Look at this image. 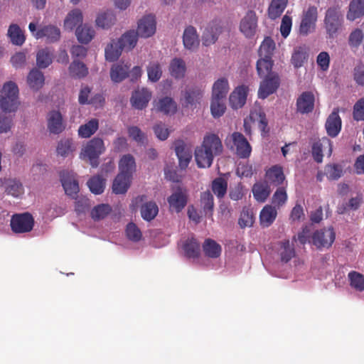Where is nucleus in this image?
I'll return each instance as SVG.
<instances>
[{
    "instance_id": "a211bd4d",
    "label": "nucleus",
    "mask_w": 364,
    "mask_h": 364,
    "mask_svg": "<svg viewBox=\"0 0 364 364\" xmlns=\"http://www.w3.org/2000/svg\"><path fill=\"white\" fill-rule=\"evenodd\" d=\"M327 134L331 137H336L341 129V119L338 115V109H333L326 122Z\"/></svg>"
},
{
    "instance_id": "4be33fe9",
    "label": "nucleus",
    "mask_w": 364,
    "mask_h": 364,
    "mask_svg": "<svg viewBox=\"0 0 364 364\" xmlns=\"http://www.w3.org/2000/svg\"><path fill=\"white\" fill-rule=\"evenodd\" d=\"M83 14L80 9L70 11L64 19V28L68 31H73L77 26L82 23Z\"/></svg>"
},
{
    "instance_id": "423d86ee",
    "label": "nucleus",
    "mask_w": 364,
    "mask_h": 364,
    "mask_svg": "<svg viewBox=\"0 0 364 364\" xmlns=\"http://www.w3.org/2000/svg\"><path fill=\"white\" fill-rule=\"evenodd\" d=\"M188 194L186 188L177 187L173 189L172 193L167 198L169 210L174 213H180L188 203Z\"/></svg>"
},
{
    "instance_id": "1a4fd4ad",
    "label": "nucleus",
    "mask_w": 364,
    "mask_h": 364,
    "mask_svg": "<svg viewBox=\"0 0 364 364\" xmlns=\"http://www.w3.org/2000/svg\"><path fill=\"white\" fill-rule=\"evenodd\" d=\"M336 234L333 228L316 231L312 235V243L317 248H328L333 243Z\"/></svg>"
},
{
    "instance_id": "de8ad7c7",
    "label": "nucleus",
    "mask_w": 364,
    "mask_h": 364,
    "mask_svg": "<svg viewBox=\"0 0 364 364\" xmlns=\"http://www.w3.org/2000/svg\"><path fill=\"white\" fill-rule=\"evenodd\" d=\"M203 90L198 87H192L186 90L183 94L186 105H193L198 102L203 96Z\"/></svg>"
},
{
    "instance_id": "7c9ffc66",
    "label": "nucleus",
    "mask_w": 364,
    "mask_h": 364,
    "mask_svg": "<svg viewBox=\"0 0 364 364\" xmlns=\"http://www.w3.org/2000/svg\"><path fill=\"white\" fill-rule=\"evenodd\" d=\"M156 109L166 115H171L176 112L177 105L176 102L169 97L161 98L156 105Z\"/></svg>"
},
{
    "instance_id": "c756f323",
    "label": "nucleus",
    "mask_w": 364,
    "mask_h": 364,
    "mask_svg": "<svg viewBox=\"0 0 364 364\" xmlns=\"http://www.w3.org/2000/svg\"><path fill=\"white\" fill-rule=\"evenodd\" d=\"M364 15V0H352L346 14L348 20L353 21Z\"/></svg>"
},
{
    "instance_id": "338daca9",
    "label": "nucleus",
    "mask_w": 364,
    "mask_h": 364,
    "mask_svg": "<svg viewBox=\"0 0 364 364\" xmlns=\"http://www.w3.org/2000/svg\"><path fill=\"white\" fill-rule=\"evenodd\" d=\"M325 173L328 178L337 180L341 176L342 169L339 165L330 164L326 166Z\"/></svg>"
},
{
    "instance_id": "9d476101",
    "label": "nucleus",
    "mask_w": 364,
    "mask_h": 364,
    "mask_svg": "<svg viewBox=\"0 0 364 364\" xmlns=\"http://www.w3.org/2000/svg\"><path fill=\"white\" fill-rule=\"evenodd\" d=\"M47 128L50 134H59L66 127V123L59 110L53 109L46 116Z\"/></svg>"
},
{
    "instance_id": "4468645a",
    "label": "nucleus",
    "mask_w": 364,
    "mask_h": 364,
    "mask_svg": "<svg viewBox=\"0 0 364 364\" xmlns=\"http://www.w3.org/2000/svg\"><path fill=\"white\" fill-rule=\"evenodd\" d=\"M315 105V96L311 91L303 92L296 100V110L301 114L313 112Z\"/></svg>"
},
{
    "instance_id": "c85d7f7f",
    "label": "nucleus",
    "mask_w": 364,
    "mask_h": 364,
    "mask_svg": "<svg viewBox=\"0 0 364 364\" xmlns=\"http://www.w3.org/2000/svg\"><path fill=\"white\" fill-rule=\"evenodd\" d=\"M277 215V211L275 207L271 205H266L262 209L259 214V220L261 225L265 228L270 226L275 220Z\"/></svg>"
},
{
    "instance_id": "7ed1b4c3",
    "label": "nucleus",
    "mask_w": 364,
    "mask_h": 364,
    "mask_svg": "<svg viewBox=\"0 0 364 364\" xmlns=\"http://www.w3.org/2000/svg\"><path fill=\"white\" fill-rule=\"evenodd\" d=\"M344 22L343 14L338 6H331L327 9L323 19V25L327 35L334 38L341 30Z\"/></svg>"
},
{
    "instance_id": "c9c22d12",
    "label": "nucleus",
    "mask_w": 364,
    "mask_h": 364,
    "mask_svg": "<svg viewBox=\"0 0 364 364\" xmlns=\"http://www.w3.org/2000/svg\"><path fill=\"white\" fill-rule=\"evenodd\" d=\"M44 81L45 78L43 73L36 68L31 70L27 77L28 86L36 91L43 87Z\"/></svg>"
},
{
    "instance_id": "4c0bfd02",
    "label": "nucleus",
    "mask_w": 364,
    "mask_h": 364,
    "mask_svg": "<svg viewBox=\"0 0 364 364\" xmlns=\"http://www.w3.org/2000/svg\"><path fill=\"white\" fill-rule=\"evenodd\" d=\"M278 254L282 262H288L295 256L294 245H291L289 240H285L279 243Z\"/></svg>"
},
{
    "instance_id": "a18cd8bd",
    "label": "nucleus",
    "mask_w": 364,
    "mask_h": 364,
    "mask_svg": "<svg viewBox=\"0 0 364 364\" xmlns=\"http://www.w3.org/2000/svg\"><path fill=\"white\" fill-rule=\"evenodd\" d=\"M200 206L203 208V210L206 216H213V211L214 208V198L213 196L210 191H205L201 193Z\"/></svg>"
},
{
    "instance_id": "473e14b6",
    "label": "nucleus",
    "mask_w": 364,
    "mask_h": 364,
    "mask_svg": "<svg viewBox=\"0 0 364 364\" xmlns=\"http://www.w3.org/2000/svg\"><path fill=\"white\" fill-rule=\"evenodd\" d=\"M267 181L275 186L281 185L285 179L283 169L280 166L274 165L266 171Z\"/></svg>"
},
{
    "instance_id": "5fc2aeb1",
    "label": "nucleus",
    "mask_w": 364,
    "mask_h": 364,
    "mask_svg": "<svg viewBox=\"0 0 364 364\" xmlns=\"http://www.w3.org/2000/svg\"><path fill=\"white\" fill-rule=\"evenodd\" d=\"M116 21V18L112 11L100 14L96 18V24L102 28H108L112 26Z\"/></svg>"
},
{
    "instance_id": "c03bdc74",
    "label": "nucleus",
    "mask_w": 364,
    "mask_h": 364,
    "mask_svg": "<svg viewBox=\"0 0 364 364\" xmlns=\"http://www.w3.org/2000/svg\"><path fill=\"white\" fill-rule=\"evenodd\" d=\"M288 0H272L268 9V15L271 19H276L283 13Z\"/></svg>"
},
{
    "instance_id": "2eb2a0df",
    "label": "nucleus",
    "mask_w": 364,
    "mask_h": 364,
    "mask_svg": "<svg viewBox=\"0 0 364 364\" xmlns=\"http://www.w3.org/2000/svg\"><path fill=\"white\" fill-rule=\"evenodd\" d=\"M257 18L252 11H249L241 20L240 25V31L247 37H252L257 30Z\"/></svg>"
},
{
    "instance_id": "412c9836",
    "label": "nucleus",
    "mask_w": 364,
    "mask_h": 364,
    "mask_svg": "<svg viewBox=\"0 0 364 364\" xmlns=\"http://www.w3.org/2000/svg\"><path fill=\"white\" fill-rule=\"evenodd\" d=\"M328 148V154L332 153V143L327 137H323L318 141L314 143L312 146V156L317 163H321L323 161V149Z\"/></svg>"
},
{
    "instance_id": "f8f14e48",
    "label": "nucleus",
    "mask_w": 364,
    "mask_h": 364,
    "mask_svg": "<svg viewBox=\"0 0 364 364\" xmlns=\"http://www.w3.org/2000/svg\"><path fill=\"white\" fill-rule=\"evenodd\" d=\"M265 78L260 83L258 96L261 99H265L273 94L279 86L280 79L277 74L264 76Z\"/></svg>"
},
{
    "instance_id": "f704fd0d",
    "label": "nucleus",
    "mask_w": 364,
    "mask_h": 364,
    "mask_svg": "<svg viewBox=\"0 0 364 364\" xmlns=\"http://www.w3.org/2000/svg\"><path fill=\"white\" fill-rule=\"evenodd\" d=\"M270 192V187L265 182L256 183L252 187L254 198L259 203L265 202L269 197Z\"/></svg>"
},
{
    "instance_id": "5701e85b",
    "label": "nucleus",
    "mask_w": 364,
    "mask_h": 364,
    "mask_svg": "<svg viewBox=\"0 0 364 364\" xmlns=\"http://www.w3.org/2000/svg\"><path fill=\"white\" fill-rule=\"evenodd\" d=\"M131 64L119 63L114 64L110 70V77L114 82H120L129 76Z\"/></svg>"
},
{
    "instance_id": "3c124183",
    "label": "nucleus",
    "mask_w": 364,
    "mask_h": 364,
    "mask_svg": "<svg viewBox=\"0 0 364 364\" xmlns=\"http://www.w3.org/2000/svg\"><path fill=\"white\" fill-rule=\"evenodd\" d=\"M274 48V41L270 37L265 38L259 49V57L272 59Z\"/></svg>"
},
{
    "instance_id": "37998d69",
    "label": "nucleus",
    "mask_w": 364,
    "mask_h": 364,
    "mask_svg": "<svg viewBox=\"0 0 364 364\" xmlns=\"http://www.w3.org/2000/svg\"><path fill=\"white\" fill-rule=\"evenodd\" d=\"M229 91L228 81L225 78H220L213 86L212 97L225 99Z\"/></svg>"
},
{
    "instance_id": "58836bf2",
    "label": "nucleus",
    "mask_w": 364,
    "mask_h": 364,
    "mask_svg": "<svg viewBox=\"0 0 364 364\" xmlns=\"http://www.w3.org/2000/svg\"><path fill=\"white\" fill-rule=\"evenodd\" d=\"M183 250L186 257L188 258L195 259L200 255V244L193 237H189L185 241Z\"/></svg>"
},
{
    "instance_id": "ddd939ff",
    "label": "nucleus",
    "mask_w": 364,
    "mask_h": 364,
    "mask_svg": "<svg viewBox=\"0 0 364 364\" xmlns=\"http://www.w3.org/2000/svg\"><path fill=\"white\" fill-rule=\"evenodd\" d=\"M137 34L143 38H149L156 32V20L154 16L149 14L144 16L138 22V27L136 31Z\"/></svg>"
},
{
    "instance_id": "a19ab883",
    "label": "nucleus",
    "mask_w": 364,
    "mask_h": 364,
    "mask_svg": "<svg viewBox=\"0 0 364 364\" xmlns=\"http://www.w3.org/2000/svg\"><path fill=\"white\" fill-rule=\"evenodd\" d=\"M131 179V178H129V176H124L122 174H118L113 182V192L116 194L126 193L130 186Z\"/></svg>"
},
{
    "instance_id": "dca6fc26",
    "label": "nucleus",
    "mask_w": 364,
    "mask_h": 364,
    "mask_svg": "<svg viewBox=\"0 0 364 364\" xmlns=\"http://www.w3.org/2000/svg\"><path fill=\"white\" fill-rule=\"evenodd\" d=\"M174 146L175 152L179 161V166L181 169H186L192 159V151L183 140L176 141Z\"/></svg>"
},
{
    "instance_id": "6e6552de",
    "label": "nucleus",
    "mask_w": 364,
    "mask_h": 364,
    "mask_svg": "<svg viewBox=\"0 0 364 364\" xmlns=\"http://www.w3.org/2000/svg\"><path fill=\"white\" fill-rule=\"evenodd\" d=\"M33 218L28 213L16 214L11 220V230L16 233L28 232L33 229Z\"/></svg>"
},
{
    "instance_id": "0e129e2a",
    "label": "nucleus",
    "mask_w": 364,
    "mask_h": 364,
    "mask_svg": "<svg viewBox=\"0 0 364 364\" xmlns=\"http://www.w3.org/2000/svg\"><path fill=\"white\" fill-rule=\"evenodd\" d=\"M123 50L119 46H117V42H112L107 45L105 48V58L106 60L110 62L117 60L120 56Z\"/></svg>"
},
{
    "instance_id": "9b49d317",
    "label": "nucleus",
    "mask_w": 364,
    "mask_h": 364,
    "mask_svg": "<svg viewBox=\"0 0 364 364\" xmlns=\"http://www.w3.org/2000/svg\"><path fill=\"white\" fill-rule=\"evenodd\" d=\"M60 181L65 193L73 198H76L79 186L75 174L73 171H63L60 172Z\"/></svg>"
},
{
    "instance_id": "e433bc0d",
    "label": "nucleus",
    "mask_w": 364,
    "mask_h": 364,
    "mask_svg": "<svg viewBox=\"0 0 364 364\" xmlns=\"http://www.w3.org/2000/svg\"><path fill=\"white\" fill-rule=\"evenodd\" d=\"M53 50L50 48L39 50L36 54V64L39 68H46L53 62Z\"/></svg>"
},
{
    "instance_id": "8fccbe9b",
    "label": "nucleus",
    "mask_w": 364,
    "mask_h": 364,
    "mask_svg": "<svg viewBox=\"0 0 364 364\" xmlns=\"http://www.w3.org/2000/svg\"><path fill=\"white\" fill-rule=\"evenodd\" d=\"M76 149V146L70 139H62L58 144L57 153L63 157H67Z\"/></svg>"
},
{
    "instance_id": "0eeeda50",
    "label": "nucleus",
    "mask_w": 364,
    "mask_h": 364,
    "mask_svg": "<svg viewBox=\"0 0 364 364\" xmlns=\"http://www.w3.org/2000/svg\"><path fill=\"white\" fill-rule=\"evenodd\" d=\"M318 19V9L315 6H309L304 10L299 26V32L302 35H307L313 32L316 28Z\"/></svg>"
},
{
    "instance_id": "aec40b11",
    "label": "nucleus",
    "mask_w": 364,
    "mask_h": 364,
    "mask_svg": "<svg viewBox=\"0 0 364 364\" xmlns=\"http://www.w3.org/2000/svg\"><path fill=\"white\" fill-rule=\"evenodd\" d=\"M248 87L241 85L235 89L230 95V104L233 109L242 107L246 102Z\"/></svg>"
},
{
    "instance_id": "49530a36",
    "label": "nucleus",
    "mask_w": 364,
    "mask_h": 364,
    "mask_svg": "<svg viewBox=\"0 0 364 364\" xmlns=\"http://www.w3.org/2000/svg\"><path fill=\"white\" fill-rule=\"evenodd\" d=\"M7 35L14 45L21 46L25 42V36L17 24L10 25Z\"/></svg>"
},
{
    "instance_id": "393cba45",
    "label": "nucleus",
    "mask_w": 364,
    "mask_h": 364,
    "mask_svg": "<svg viewBox=\"0 0 364 364\" xmlns=\"http://www.w3.org/2000/svg\"><path fill=\"white\" fill-rule=\"evenodd\" d=\"M35 37L36 38L46 37L49 42H55L60 39V31L55 26H45L36 31Z\"/></svg>"
},
{
    "instance_id": "6ab92c4d",
    "label": "nucleus",
    "mask_w": 364,
    "mask_h": 364,
    "mask_svg": "<svg viewBox=\"0 0 364 364\" xmlns=\"http://www.w3.org/2000/svg\"><path fill=\"white\" fill-rule=\"evenodd\" d=\"M151 97V92L146 88H142L133 92L130 101L134 108L143 109L147 106Z\"/></svg>"
},
{
    "instance_id": "2f4dec72",
    "label": "nucleus",
    "mask_w": 364,
    "mask_h": 364,
    "mask_svg": "<svg viewBox=\"0 0 364 364\" xmlns=\"http://www.w3.org/2000/svg\"><path fill=\"white\" fill-rule=\"evenodd\" d=\"M95 34L94 28L88 24L79 26L75 31L77 41L84 44L90 43L94 38Z\"/></svg>"
},
{
    "instance_id": "13d9d810",
    "label": "nucleus",
    "mask_w": 364,
    "mask_h": 364,
    "mask_svg": "<svg viewBox=\"0 0 364 364\" xmlns=\"http://www.w3.org/2000/svg\"><path fill=\"white\" fill-rule=\"evenodd\" d=\"M225 100L223 98L212 97L210 110L215 118L220 117L224 114L226 109Z\"/></svg>"
},
{
    "instance_id": "72a5a7b5",
    "label": "nucleus",
    "mask_w": 364,
    "mask_h": 364,
    "mask_svg": "<svg viewBox=\"0 0 364 364\" xmlns=\"http://www.w3.org/2000/svg\"><path fill=\"white\" fill-rule=\"evenodd\" d=\"M168 70L171 75L174 78H183L186 70V63L183 59L174 58L170 62Z\"/></svg>"
},
{
    "instance_id": "052dcab7",
    "label": "nucleus",
    "mask_w": 364,
    "mask_h": 364,
    "mask_svg": "<svg viewBox=\"0 0 364 364\" xmlns=\"http://www.w3.org/2000/svg\"><path fill=\"white\" fill-rule=\"evenodd\" d=\"M228 183L223 178H216L212 182V190L218 198H222L226 194Z\"/></svg>"
},
{
    "instance_id": "864d4df0",
    "label": "nucleus",
    "mask_w": 364,
    "mask_h": 364,
    "mask_svg": "<svg viewBox=\"0 0 364 364\" xmlns=\"http://www.w3.org/2000/svg\"><path fill=\"white\" fill-rule=\"evenodd\" d=\"M98 127V120L97 119H92L79 127L78 134L82 138H88L95 133Z\"/></svg>"
},
{
    "instance_id": "a878e982",
    "label": "nucleus",
    "mask_w": 364,
    "mask_h": 364,
    "mask_svg": "<svg viewBox=\"0 0 364 364\" xmlns=\"http://www.w3.org/2000/svg\"><path fill=\"white\" fill-rule=\"evenodd\" d=\"M119 173L129 178L132 177L133 173L136 170V164L134 157L131 154L124 155L119 163Z\"/></svg>"
},
{
    "instance_id": "ea45409f",
    "label": "nucleus",
    "mask_w": 364,
    "mask_h": 364,
    "mask_svg": "<svg viewBox=\"0 0 364 364\" xmlns=\"http://www.w3.org/2000/svg\"><path fill=\"white\" fill-rule=\"evenodd\" d=\"M90 92L91 89L88 86L82 87L78 97L80 105H95L97 102L101 104L104 101V98L101 95H96L94 97L90 99Z\"/></svg>"
},
{
    "instance_id": "4d7b16f0",
    "label": "nucleus",
    "mask_w": 364,
    "mask_h": 364,
    "mask_svg": "<svg viewBox=\"0 0 364 364\" xmlns=\"http://www.w3.org/2000/svg\"><path fill=\"white\" fill-rule=\"evenodd\" d=\"M273 65V61L272 59L260 58L257 62V70L258 75L263 77L264 76L272 75L271 73Z\"/></svg>"
},
{
    "instance_id": "f03ea898",
    "label": "nucleus",
    "mask_w": 364,
    "mask_h": 364,
    "mask_svg": "<svg viewBox=\"0 0 364 364\" xmlns=\"http://www.w3.org/2000/svg\"><path fill=\"white\" fill-rule=\"evenodd\" d=\"M19 105L17 85L12 81L6 82L1 91L0 109L5 114L15 112Z\"/></svg>"
},
{
    "instance_id": "69168bd1",
    "label": "nucleus",
    "mask_w": 364,
    "mask_h": 364,
    "mask_svg": "<svg viewBox=\"0 0 364 364\" xmlns=\"http://www.w3.org/2000/svg\"><path fill=\"white\" fill-rule=\"evenodd\" d=\"M111 211L110 206L106 204L98 205L95 207L91 212L92 218L94 220H101L105 218Z\"/></svg>"
},
{
    "instance_id": "bf43d9fd",
    "label": "nucleus",
    "mask_w": 364,
    "mask_h": 364,
    "mask_svg": "<svg viewBox=\"0 0 364 364\" xmlns=\"http://www.w3.org/2000/svg\"><path fill=\"white\" fill-rule=\"evenodd\" d=\"M87 186L92 193L98 195L104 191L105 181L101 176H96L87 181Z\"/></svg>"
},
{
    "instance_id": "f3484780",
    "label": "nucleus",
    "mask_w": 364,
    "mask_h": 364,
    "mask_svg": "<svg viewBox=\"0 0 364 364\" xmlns=\"http://www.w3.org/2000/svg\"><path fill=\"white\" fill-rule=\"evenodd\" d=\"M222 31L220 22L218 20L212 21L205 28L203 36V44L205 46L213 44L218 40L219 34Z\"/></svg>"
},
{
    "instance_id": "cd10ccee",
    "label": "nucleus",
    "mask_w": 364,
    "mask_h": 364,
    "mask_svg": "<svg viewBox=\"0 0 364 364\" xmlns=\"http://www.w3.org/2000/svg\"><path fill=\"white\" fill-rule=\"evenodd\" d=\"M183 41L186 48L188 50H194L199 45L198 36L196 29L193 26H188L183 36Z\"/></svg>"
},
{
    "instance_id": "603ef678",
    "label": "nucleus",
    "mask_w": 364,
    "mask_h": 364,
    "mask_svg": "<svg viewBox=\"0 0 364 364\" xmlns=\"http://www.w3.org/2000/svg\"><path fill=\"white\" fill-rule=\"evenodd\" d=\"M203 247L205 255L211 258H217L221 253L220 245L211 239L205 240Z\"/></svg>"
},
{
    "instance_id": "39448f33",
    "label": "nucleus",
    "mask_w": 364,
    "mask_h": 364,
    "mask_svg": "<svg viewBox=\"0 0 364 364\" xmlns=\"http://www.w3.org/2000/svg\"><path fill=\"white\" fill-rule=\"evenodd\" d=\"M104 141L100 138H93L89 141L81 152L82 159H88L92 167L98 166V158L105 151Z\"/></svg>"
},
{
    "instance_id": "09e8293b",
    "label": "nucleus",
    "mask_w": 364,
    "mask_h": 364,
    "mask_svg": "<svg viewBox=\"0 0 364 364\" xmlns=\"http://www.w3.org/2000/svg\"><path fill=\"white\" fill-rule=\"evenodd\" d=\"M348 279L351 288L359 292L364 291V276L361 273L351 271L348 274Z\"/></svg>"
},
{
    "instance_id": "b1692460",
    "label": "nucleus",
    "mask_w": 364,
    "mask_h": 364,
    "mask_svg": "<svg viewBox=\"0 0 364 364\" xmlns=\"http://www.w3.org/2000/svg\"><path fill=\"white\" fill-rule=\"evenodd\" d=\"M139 35L134 30H130L124 33L117 42L121 49L130 50L135 47L138 41Z\"/></svg>"
},
{
    "instance_id": "774afa93",
    "label": "nucleus",
    "mask_w": 364,
    "mask_h": 364,
    "mask_svg": "<svg viewBox=\"0 0 364 364\" xmlns=\"http://www.w3.org/2000/svg\"><path fill=\"white\" fill-rule=\"evenodd\" d=\"M272 203L279 208L287 200V194L284 188H279L272 196Z\"/></svg>"
},
{
    "instance_id": "e2e57ef3",
    "label": "nucleus",
    "mask_w": 364,
    "mask_h": 364,
    "mask_svg": "<svg viewBox=\"0 0 364 364\" xmlns=\"http://www.w3.org/2000/svg\"><path fill=\"white\" fill-rule=\"evenodd\" d=\"M308 58L307 53L302 47L296 48L291 56V63L295 68H301Z\"/></svg>"
},
{
    "instance_id": "6e6d98bb",
    "label": "nucleus",
    "mask_w": 364,
    "mask_h": 364,
    "mask_svg": "<svg viewBox=\"0 0 364 364\" xmlns=\"http://www.w3.org/2000/svg\"><path fill=\"white\" fill-rule=\"evenodd\" d=\"M159 212V208L154 202H148L141 208V215L144 220L151 221Z\"/></svg>"
},
{
    "instance_id": "680f3d73",
    "label": "nucleus",
    "mask_w": 364,
    "mask_h": 364,
    "mask_svg": "<svg viewBox=\"0 0 364 364\" xmlns=\"http://www.w3.org/2000/svg\"><path fill=\"white\" fill-rule=\"evenodd\" d=\"M149 80L156 82L160 80L162 75L161 65L158 62H151L147 67Z\"/></svg>"
},
{
    "instance_id": "bb28decb",
    "label": "nucleus",
    "mask_w": 364,
    "mask_h": 364,
    "mask_svg": "<svg viewBox=\"0 0 364 364\" xmlns=\"http://www.w3.org/2000/svg\"><path fill=\"white\" fill-rule=\"evenodd\" d=\"M0 185L3 186L7 194L14 197H19L23 194V187L22 183L16 179H5L3 182L0 180Z\"/></svg>"
},
{
    "instance_id": "79ce46f5",
    "label": "nucleus",
    "mask_w": 364,
    "mask_h": 364,
    "mask_svg": "<svg viewBox=\"0 0 364 364\" xmlns=\"http://www.w3.org/2000/svg\"><path fill=\"white\" fill-rule=\"evenodd\" d=\"M69 73L72 77L81 79L88 74L86 65L78 60H73L69 66Z\"/></svg>"
},
{
    "instance_id": "f257e3e1",
    "label": "nucleus",
    "mask_w": 364,
    "mask_h": 364,
    "mask_svg": "<svg viewBox=\"0 0 364 364\" xmlns=\"http://www.w3.org/2000/svg\"><path fill=\"white\" fill-rule=\"evenodd\" d=\"M223 151V144L220 138L215 134L206 135L200 146L195 150V158L200 168H209L215 156Z\"/></svg>"
},
{
    "instance_id": "20e7f679",
    "label": "nucleus",
    "mask_w": 364,
    "mask_h": 364,
    "mask_svg": "<svg viewBox=\"0 0 364 364\" xmlns=\"http://www.w3.org/2000/svg\"><path fill=\"white\" fill-rule=\"evenodd\" d=\"M226 144L240 159H248L251 155L252 146L245 136L240 132H235L228 136Z\"/></svg>"
}]
</instances>
